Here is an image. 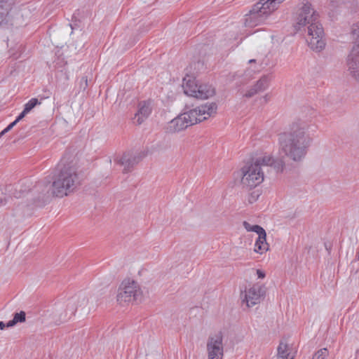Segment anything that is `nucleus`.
Returning a JSON list of instances; mask_svg holds the SVG:
<instances>
[{"instance_id": "39448f33", "label": "nucleus", "mask_w": 359, "mask_h": 359, "mask_svg": "<svg viewBox=\"0 0 359 359\" xmlns=\"http://www.w3.org/2000/svg\"><path fill=\"white\" fill-rule=\"evenodd\" d=\"M142 291L137 282L125 279L119 285L116 293V302L120 305H126L135 301L140 300Z\"/></svg>"}, {"instance_id": "f8f14e48", "label": "nucleus", "mask_w": 359, "mask_h": 359, "mask_svg": "<svg viewBox=\"0 0 359 359\" xmlns=\"http://www.w3.org/2000/svg\"><path fill=\"white\" fill-rule=\"evenodd\" d=\"M244 228L248 231L255 232L258 237L255 243L254 251L259 255H263L269 249V245L266 242V233L265 230L257 224H251L248 222H243Z\"/></svg>"}, {"instance_id": "c85d7f7f", "label": "nucleus", "mask_w": 359, "mask_h": 359, "mask_svg": "<svg viewBox=\"0 0 359 359\" xmlns=\"http://www.w3.org/2000/svg\"><path fill=\"white\" fill-rule=\"evenodd\" d=\"M82 80L85 82L86 85H87V79L86 77H83Z\"/></svg>"}, {"instance_id": "f03ea898", "label": "nucleus", "mask_w": 359, "mask_h": 359, "mask_svg": "<svg viewBox=\"0 0 359 359\" xmlns=\"http://www.w3.org/2000/svg\"><path fill=\"white\" fill-rule=\"evenodd\" d=\"M262 165H270L278 172L283 171L284 161L282 158H275L270 154H264L257 158L255 161L247 163L236 173L237 178H240L241 184L245 187H255L264 180V172Z\"/></svg>"}, {"instance_id": "9d476101", "label": "nucleus", "mask_w": 359, "mask_h": 359, "mask_svg": "<svg viewBox=\"0 0 359 359\" xmlns=\"http://www.w3.org/2000/svg\"><path fill=\"white\" fill-rule=\"evenodd\" d=\"M265 294L264 287L258 284L250 285L241 293L242 304L250 308L260 303Z\"/></svg>"}, {"instance_id": "2eb2a0df", "label": "nucleus", "mask_w": 359, "mask_h": 359, "mask_svg": "<svg viewBox=\"0 0 359 359\" xmlns=\"http://www.w3.org/2000/svg\"><path fill=\"white\" fill-rule=\"evenodd\" d=\"M295 351L287 340L280 341L277 348V359H294Z\"/></svg>"}, {"instance_id": "c756f323", "label": "nucleus", "mask_w": 359, "mask_h": 359, "mask_svg": "<svg viewBox=\"0 0 359 359\" xmlns=\"http://www.w3.org/2000/svg\"><path fill=\"white\" fill-rule=\"evenodd\" d=\"M6 132H4V130H3L1 133H0V136L4 135Z\"/></svg>"}, {"instance_id": "bb28decb", "label": "nucleus", "mask_w": 359, "mask_h": 359, "mask_svg": "<svg viewBox=\"0 0 359 359\" xmlns=\"http://www.w3.org/2000/svg\"><path fill=\"white\" fill-rule=\"evenodd\" d=\"M6 327V324L4 322L0 321V330H4Z\"/></svg>"}, {"instance_id": "4468645a", "label": "nucleus", "mask_w": 359, "mask_h": 359, "mask_svg": "<svg viewBox=\"0 0 359 359\" xmlns=\"http://www.w3.org/2000/svg\"><path fill=\"white\" fill-rule=\"evenodd\" d=\"M191 126V124L185 111H184L168 123L166 131L169 133H176L185 130Z\"/></svg>"}, {"instance_id": "b1692460", "label": "nucleus", "mask_w": 359, "mask_h": 359, "mask_svg": "<svg viewBox=\"0 0 359 359\" xmlns=\"http://www.w3.org/2000/svg\"><path fill=\"white\" fill-rule=\"evenodd\" d=\"M256 274L257 276V278L259 279H264L266 277V273L262 269H257Z\"/></svg>"}, {"instance_id": "ddd939ff", "label": "nucleus", "mask_w": 359, "mask_h": 359, "mask_svg": "<svg viewBox=\"0 0 359 359\" xmlns=\"http://www.w3.org/2000/svg\"><path fill=\"white\" fill-rule=\"evenodd\" d=\"M208 359H222L223 357L222 336L217 334L209 338L207 344Z\"/></svg>"}, {"instance_id": "9b49d317", "label": "nucleus", "mask_w": 359, "mask_h": 359, "mask_svg": "<svg viewBox=\"0 0 359 359\" xmlns=\"http://www.w3.org/2000/svg\"><path fill=\"white\" fill-rule=\"evenodd\" d=\"M88 304L86 294L79 293L69 298L65 305V312L62 317V321H66L74 316L77 310H83Z\"/></svg>"}, {"instance_id": "f3484780", "label": "nucleus", "mask_w": 359, "mask_h": 359, "mask_svg": "<svg viewBox=\"0 0 359 359\" xmlns=\"http://www.w3.org/2000/svg\"><path fill=\"white\" fill-rule=\"evenodd\" d=\"M269 86V80L266 77H262L253 86L250 87L243 93V97L250 98L267 88Z\"/></svg>"}, {"instance_id": "20e7f679", "label": "nucleus", "mask_w": 359, "mask_h": 359, "mask_svg": "<svg viewBox=\"0 0 359 359\" xmlns=\"http://www.w3.org/2000/svg\"><path fill=\"white\" fill-rule=\"evenodd\" d=\"M182 87L186 95L197 99H208L215 94V89L212 85L199 83L192 76L187 75L183 79Z\"/></svg>"}, {"instance_id": "f257e3e1", "label": "nucleus", "mask_w": 359, "mask_h": 359, "mask_svg": "<svg viewBox=\"0 0 359 359\" xmlns=\"http://www.w3.org/2000/svg\"><path fill=\"white\" fill-rule=\"evenodd\" d=\"M313 142L311 126L294 123L278 135L279 154L295 163L302 162Z\"/></svg>"}, {"instance_id": "aec40b11", "label": "nucleus", "mask_w": 359, "mask_h": 359, "mask_svg": "<svg viewBox=\"0 0 359 359\" xmlns=\"http://www.w3.org/2000/svg\"><path fill=\"white\" fill-rule=\"evenodd\" d=\"M25 313L24 311H20L19 313H15L14 314L13 318L11 320H9L6 323V327H10L15 325L18 323H22L25 321Z\"/></svg>"}, {"instance_id": "412c9836", "label": "nucleus", "mask_w": 359, "mask_h": 359, "mask_svg": "<svg viewBox=\"0 0 359 359\" xmlns=\"http://www.w3.org/2000/svg\"><path fill=\"white\" fill-rule=\"evenodd\" d=\"M261 195V191L258 189L251 191L248 196L247 201L248 203L252 204L255 203Z\"/></svg>"}, {"instance_id": "393cba45", "label": "nucleus", "mask_w": 359, "mask_h": 359, "mask_svg": "<svg viewBox=\"0 0 359 359\" xmlns=\"http://www.w3.org/2000/svg\"><path fill=\"white\" fill-rule=\"evenodd\" d=\"M28 113L26 112L24 109L23 111L20 114V115L17 117V118L15 120V123L19 122L21 119H22Z\"/></svg>"}, {"instance_id": "6e6552de", "label": "nucleus", "mask_w": 359, "mask_h": 359, "mask_svg": "<svg viewBox=\"0 0 359 359\" xmlns=\"http://www.w3.org/2000/svg\"><path fill=\"white\" fill-rule=\"evenodd\" d=\"M217 106L215 103L207 102L187 109L184 111L192 126L214 116L217 113Z\"/></svg>"}, {"instance_id": "dca6fc26", "label": "nucleus", "mask_w": 359, "mask_h": 359, "mask_svg": "<svg viewBox=\"0 0 359 359\" xmlns=\"http://www.w3.org/2000/svg\"><path fill=\"white\" fill-rule=\"evenodd\" d=\"M152 108L153 104L150 100L144 101L140 103L139 110L135 116L138 124H141L144 120L149 116L152 111Z\"/></svg>"}, {"instance_id": "0eeeda50", "label": "nucleus", "mask_w": 359, "mask_h": 359, "mask_svg": "<svg viewBox=\"0 0 359 359\" xmlns=\"http://www.w3.org/2000/svg\"><path fill=\"white\" fill-rule=\"evenodd\" d=\"M356 42L346 58V70L348 75L359 83V22L352 28Z\"/></svg>"}, {"instance_id": "5701e85b", "label": "nucleus", "mask_w": 359, "mask_h": 359, "mask_svg": "<svg viewBox=\"0 0 359 359\" xmlns=\"http://www.w3.org/2000/svg\"><path fill=\"white\" fill-rule=\"evenodd\" d=\"M328 355V350L326 348H323L316 351L312 359H326Z\"/></svg>"}, {"instance_id": "6ab92c4d", "label": "nucleus", "mask_w": 359, "mask_h": 359, "mask_svg": "<svg viewBox=\"0 0 359 359\" xmlns=\"http://www.w3.org/2000/svg\"><path fill=\"white\" fill-rule=\"evenodd\" d=\"M9 11L10 5L6 2L1 1L0 3V25L6 21Z\"/></svg>"}, {"instance_id": "a211bd4d", "label": "nucleus", "mask_w": 359, "mask_h": 359, "mask_svg": "<svg viewBox=\"0 0 359 359\" xmlns=\"http://www.w3.org/2000/svg\"><path fill=\"white\" fill-rule=\"evenodd\" d=\"M117 162L124 165V170L126 171V170L131 165H134L137 162L135 158L132 159L130 154H124L122 157L116 160Z\"/></svg>"}, {"instance_id": "7ed1b4c3", "label": "nucleus", "mask_w": 359, "mask_h": 359, "mask_svg": "<svg viewBox=\"0 0 359 359\" xmlns=\"http://www.w3.org/2000/svg\"><path fill=\"white\" fill-rule=\"evenodd\" d=\"M79 184L76 164L63 157L57 165L53 177L52 193L57 197H63L73 192Z\"/></svg>"}, {"instance_id": "7c9ffc66", "label": "nucleus", "mask_w": 359, "mask_h": 359, "mask_svg": "<svg viewBox=\"0 0 359 359\" xmlns=\"http://www.w3.org/2000/svg\"><path fill=\"white\" fill-rule=\"evenodd\" d=\"M6 132H4V130H3L1 133H0V136L4 135Z\"/></svg>"}, {"instance_id": "1a4fd4ad", "label": "nucleus", "mask_w": 359, "mask_h": 359, "mask_svg": "<svg viewBox=\"0 0 359 359\" xmlns=\"http://www.w3.org/2000/svg\"><path fill=\"white\" fill-rule=\"evenodd\" d=\"M306 41L311 49L320 52L326 45L323 27L320 22L307 27Z\"/></svg>"}, {"instance_id": "2f4dec72", "label": "nucleus", "mask_w": 359, "mask_h": 359, "mask_svg": "<svg viewBox=\"0 0 359 359\" xmlns=\"http://www.w3.org/2000/svg\"><path fill=\"white\" fill-rule=\"evenodd\" d=\"M249 62H250V63L255 62V60H249Z\"/></svg>"}, {"instance_id": "cd10ccee", "label": "nucleus", "mask_w": 359, "mask_h": 359, "mask_svg": "<svg viewBox=\"0 0 359 359\" xmlns=\"http://www.w3.org/2000/svg\"><path fill=\"white\" fill-rule=\"evenodd\" d=\"M354 2H355V4H356V5H359V0H353V1H352V4H354Z\"/></svg>"}, {"instance_id": "423d86ee", "label": "nucleus", "mask_w": 359, "mask_h": 359, "mask_svg": "<svg viewBox=\"0 0 359 359\" xmlns=\"http://www.w3.org/2000/svg\"><path fill=\"white\" fill-rule=\"evenodd\" d=\"M319 22V14L313 5L307 1H302L298 6L294 18L296 29L308 27Z\"/></svg>"}, {"instance_id": "4be33fe9", "label": "nucleus", "mask_w": 359, "mask_h": 359, "mask_svg": "<svg viewBox=\"0 0 359 359\" xmlns=\"http://www.w3.org/2000/svg\"><path fill=\"white\" fill-rule=\"evenodd\" d=\"M41 102H39L38 99L36 98H32L30 100H29L28 102H27L25 104L24 110L29 113L36 105L40 104Z\"/></svg>"}, {"instance_id": "a878e982", "label": "nucleus", "mask_w": 359, "mask_h": 359, "mask_svg": "<svg viewBox=\"0 0 359 359\" xmlns=\"http://www.w3.org/2000/svg\"><path fill=\"white\" fill-rule=\"evenodd\" d=\"M17 123L15 121L11 123L5 129L4 132H8Z\"/></svg>"}]
</instances>
